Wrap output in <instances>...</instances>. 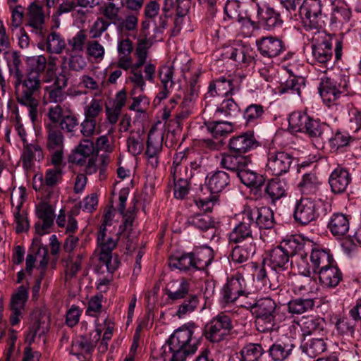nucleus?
Instances as JSON below:
<instances>
[{
    "label": "nucleus",
    "instance_id": "obj_1",
    "mask_svg": "<svg viewBox=\"0 0 361 361\" xmlns=\"http://www.w3.org/2000/svg\"><path fill=\"white\" fill-rule=\"evenodd\" d=\"M232 328L230 317L223 313L212 318L203 329L194 322L188 323L169 337L162 347L161 357L170 361H185L188 355L197 351L202 336L212 343H219L230 334Z\"/></svg>",
    "mask_w": 361,
    "mask_h": 361
},
{
    "label": "nucleus",
    "instance_id": "obj_2",
    "mask_svg": "<svg viewBox=\"0 0 361 361\" xmlns=\"http://www.w3.org/2000/svg\"><path fill=\"white\" fill-rule=\"evenodd\" d=\"M114 214L111 210L105 212L103 217V222L99 227L97 233V250L99 252V262L102 266H105L107 272L114 273L119 267L120 260L117 254H113V250L116 247L118 240H126V249L131 251L135 249L134 240L130 234V239L132 241H128L126 236H121L119 231L116 234V238L107 235V226L111 225Z\"/></svg>",
    "mask_w": 361,
    "mask_h": 361
},
{
    "label": "nucleus",
    "instance_id": "obj_3",
    "mask_svg": "<svg viewBox=\"0 0 361 361\" xmlns=\"http://www.w3.org/2000/svg\"><path fill=\"white\" fill-rule=\"evenodd\" d=\"M14 85L17 102L27 107L29 116L33 123L37 120L39 101L37 98L41 89L40 77L34 73L21 74L20 78H15Z\"/></svg>",
    "mask_w": 361,
    "mask_h": 361
},
{
    "label": "nucleus",
    "instance_id": "obj_4",
    "mask_svg": "<svg viewBox=\"0 0 361 361\" xmlns=\"http://www.w3.org/2000/svg\"><path fill=\"white\" fill-rule=\"evenodd\" d=\"M252 312L255 316V325L260 332L278 331L279 321L277 318L279 307L270 298H260L249 303Z\"/></svg>",
    "mask_w": 361,
    "mask_h": 361
},
{
    "label": "nucleus",
    "instance_id": "obj_5",
    "mask_svg": "<svg viewBox=\"0 0 361 361\" xmlns=\"http://www.w3.org/2000/svg\"><path fill=\"white\" fill-rule=\"evenodd\" d=\"M300 16L305 26H308L310 29L322 27L326 18L324 12V1L304 0L300 6Z\"/></svg>",
    "mask_w": 361,
    "mask_h": 361
},
{
    "label": "nucleus",
    "instance_id": "obj_6",
    "mask_svg": "<svg viewBox=\"0 0 361 361\" xmlns=\"http://www.w3.org/2000/svg\"><path fill=\"white\" fill-rule=\"evenodd\" d=\"M347 82L341 77H327L321 78L319 92L324 102L331 106L346 91Z\"/></svg>",
    "mask_w": 361,
    "mask_h": 361
},
{
    "label": "nucleus",
    "instance_id": "obj_7",
    "mask_svg": "<svg viewBox=\"0 0 361 361\" xmlns=\"http://www.w3.org/2000/svg\"><path fill=\"white\" fill-rule=\"evenodd\" d=\"M318 207V202L311 198L298 200L293 213L295 221L302 226L316 221L319 216Z\"/></svg>",
    "mask_w": 361,
    "mask_h": 361
},
{
    "label": "nucleus",
    "instance_id": "obj_8",
    "mask_svg": "<svg viewBox=\"0 0 361 361\" xmlns=\"http://www.w3.org/2000/svg\"><path fill=\"white\" fill-rule=\"evenodd\" d=\"M294 159L292 154L276 149L267 154V170L273 176H280L289 171Z\"/></svg>",
    "mask_w": 361,
    "mask_h": 361
},
{
    "label": "nucleus",
    "instance_id": "obj_9",
    "mask_svg": "<svg viewBox=\"0 0 361 361\" xmlns=\"http://www.w3.org/2000/svg\"><path fill=\"white\" fill-rule=\"evenodd\" d=\"M243 210L247 216V219L251 221L253 228L268 230L274 226V214L269 207L247 206Z\"/></svg>",
    "mask_w": 361,
    "mask_h": 361
},
{
    "label": "nucleus",
    "instance_id": "obj_10",
    "mask_svg": "<svg viewBox=\"0 0 361 361\" xmlns=\"http://www.w3.org/2000/svg\"><path fill=\"white\" fill-rule=\"evenodd\" d=\"M48 116L51 121L59 123L61 129L67 133H73L78 126L75 114L68 108L64 109L60 104L50 107Z\"/></svg>",
    "mask_w": 361,
    "mask_h": 361
},
{
    "label": "nucleus",
    "instance_id": "obj_11",
    "mask_svg": "<svg viewBox=\"0 0 361 361\" xmlns=\"http://www.w3.org/2000/svg\"><path fill=\"white\" fill-rule=\"evenodd\" d=\"M128 190H122L119 193V204L118 210L123 215V221L119 226V234L121 236H126L128 241H132L130 239V234L133 230V223L135 217V208L130 207L127 212L126 211V202L128 199Z\"/></svg>",
    "mask_w": 361,
    "mask_h": 361
},
{
    "label": "nucleus",
    "instance_id": "obj_12",
    "mask_svg": "<svg viewBox=\"0 0 361 361\" xmlns=\"http://www.w3.org/2000/svg\"><path fill=\"white\" fill-rule=\"evenodd\" d=\"M244 284L245 280L242 276L239 275L229 278L221 292V302L224 304L233 303L243 295L247 298L249 293H246Z\"/></svg>",
    "mask_w": 361,
    "mask_h": 361
},
{
    "label": "nucleus",
    "instance_id": "obj_13",
    "mask_svg": "<svg viewBox=\"0 0 361 361\" xmlns=\"http://www.w3.org/2000/svg\"><path fill=\"white\" fill-rule=\"evenodd\" d=\"M228 145L232 152L244 155L257 148L259 146V142L255 138L254 132L248 130L232 137Z\"/></svg>",
    "mask_w": 361,
    "mask_h": 361
},
{
    "label": "nucleus",
    "instance_id": "obj_14",
    "mask_svg": "<svg viewBox=\"0 0 361 361\" xmlns=\"http://www.w3.org/2000/svg\"><path fill=\"white\" fill-rule=\"evenodd\" d=\"M241 221L233 228L229 233V243L239 244L247 242H255L252 236V224L245 211L241 212Z\"/></svg>",
    "mask_w": 361,
    "mask_h": 361
},
{
    "label": "nucleus",
    "instance_id": "obj_15",
    "mask_svg": "<svg viewBox=\"0 0 361 361\" xmlns=\"http://www.w3.org/2000/svg\"><path fill=\"white\" fill-rule=\"evenodd\" d=\"M174 68L171 66H162L159 69V78L161 82L159 92L154 99V103L159 104L171 92L175 82L173 80Z\"/></svg>",
    "mask_w": 361,
    "mask_h": 361
},
{
    "label": "nucleus",
    "instance_id": "obj_16",
    "mask_svg": "<svg viewBox=\"0 0 361 361\" xmlns=\"http://www.w3.org/2000/svg\"><path fill=\"white\" fill-rule=\"evenodd\" d=\"M256 44L264 57L274 58L285 51L283 42L276 37H262L256 41Z\"/></svg>",
    "mask_w": 361,
    "mask_h": 361
},
{
    "label": "nucleus",
    "instance_id": "obj_17",
    "mask_svg": "<svg viewBox=\"0 0 361 361\" xmlns=\"http://www.w3.org/2000/svg\"><path fill=\"white\" fill-rule=\"evenodd\" d=\"M267 265L271 270L279 273L288 269L291 265L288 254L279 245L271 249L266 258Z\"/></svg>",
    "mask_w": 361,
    "mask_h": 361
},
{
    "label": "nucleus",
    "instance_id": "obj_18",
    "mask_svg": "<svg viewBox=\"0 0 361 361\" xmlns=\"http://www.w3.org/2000/svg\"><path fill=\"white\" fill-rule=\"evenodd\" d=\"M27 299L28 291L27 288L24 286H19L16 292L12 295L10 302V308L11 310L10 323L12 326H16L19 323L21 311L24 309Z\"/></svg>",
    "mask_w": 361,
    "mask_h": 361
},
{
    "label": "nucleus",
    "instance_id": "obj_19",
    "mask_svg": "<svg viewBox=\"0 0 361 361\" xmlns=\"http://www.w3.org/2000/svg\"><path fill=\"white\" fill-rule=\"evenodd\" d=\"M44 18L42 6L37 4L36 2H32L29 5L27 14V25L32 28V32L42 38H45L43 31Z\"/></svg>",
    "mask_w": 361,
    "mask_h": 361
},
{
    "label": "nucleus",
    "instance_id": "obj_20",
    "mask_svg": "<svg viewBox=\"0 0 361 361\" xmlns=\"http://www.w3.org/2000/svg\"><path fill=\"white\" fill-rule=\"evenodd\" d=\"M252 162L250 155L239 154H223L220 160V166L231 172L238 174L243 169Z\"/></svg>",
    "mask_w": 361,
    "mask_h": 361
},
{
    "label": "nucleus",
    "instance_id": "obj_21",
    "mask_svg": "<svg viewBox=\"0 0 361 361\" xmlns=\"http://www.w3.org/2000/svg\"><path fill=\"white\" fill-rule=\"evenodd\" d=\"M310 259L311 264L309 268L312 267L315 274H317L319 269H325L331 264H334L330 250L319 247L312 248Z\"/></svg>",
    "mask_w": 361,
    "mask_h": 361
},
{
    "label": "nucleus",
    "instance_id": "obj_22",
    "mask_svg": "<svg viewBox=\"0 0 361 361\" xmlns=\"http://www.w3.org/2000/svg\"><path fill=\"white\" fill-rule=\"evenodd\" d=\"M333 40L331 36H328L312 44V54L315 61L320 63H326L331 59L333 56Z\"/></svg>",
    "mask_w": 361,
    "mask_h": 361
},
{
    "label": "nucleus",
    "instance_id": "obj_23",
    "mask_svg": "<svg viewBox=\"0 0 361 361\" xmlns=\"http://www.w3.org/2000/svg\"><path fill=\"white\" fill-rule=\"evenodd\" d=\"M254 51L248 46L237 44L235 47H228L223 54L226 58H228L237 62L249 66L254 61Z\"/></svg>",
    "mask_w": 361,
    "mask_h": 361
},
{
    "label": "nucleus",
    "instance_id": "obj_24",
    "mask_svg": "<svg viewBox=\"0 0 361 361\" xmlns=\"http://www.w3.org/2000/svg\"><path fill=\"white\" fill-rule=\"evenodd\" d=\"M281 246L288 254L289 257L298 255L302 259H306L307 253L305 252V247L310 245V242H305L300 236L293 235L288 239L283 240Z\"/></svg>",
    "mask_w": 361,
    "mask_h": 361
},
{
    "label": "nucleus",
    "instance_id": "obj_25",
    "mask_svg": "<svg viewBox=\"0 0 361 361\" xmlns=\"http://www.w3.org/2000/svg\"><path fill=\"white\" fill-rule=\"evenodd\" d=\"M351 181V176L348 170L337 167L331 173L329 183L331 191L335 194H341L346 190Z\"/></svg>",
    "mask_w": 361,
    "mask_h": 361
},
{
    "label": "nucleus",
    "instance_id": "obj_26",
    "mask_svg": "<svg viewBox=\"0 0 361 361\" xmlns=\"http://www.w3.org/2000/svg\"><path fill=\"white\" fill-rule=\"evenodd\" d=\"M207 185L212 195L224 191L230 185L229 174L223 171H216L207 176Z\"/></svg>",
    "mask_w": 361,
    "mask_h": 361
},
{
    "label": "nucleus",
    "instance_id": "obj_27",
    "mask_svg": "<svg viewBox=\"0 0 361 361\" xmlns=\"http://www.w3.org/2000/svg\"><path fill=\"white\" fill-rule=\"evenodd\" d=\"M287 184L278 178H272L268 181L264 188V197L271 204H275L276 201L287 195Z\"/></svg>",
    "mask_w": 361,
    "mask_h": 361
},
{
    "label": "nucleus",
    "instance_id": "obj_28",
    "mask_svg": "<svg viewBox=\"0 0 361 361\" xmlns=\"http://www.w3.org/2000/svg\"><path fill=\"white\" fill-rule=\"evenodd\" d=\"M350 216L341 212L334 213L329 218L327 227L336 237L345 235L350 228Z\"/></svg>",
    "mask_w": 361,
    "mask_h": 361
},
{
    "label": "nucleus",
    "instance_id": "obj_29",
    "mask_svg": "<svg viewBox=\"0 0 361 361\" xmlns=\"http://www.w3.org/2000/svg\"><path fill=\"white\" fill-rule=\"evenodd\" d=\"M168 300L172 302L180 301L190 293V283L184 278L174 281L166 288Z\"/></svg>",
    "mask_w": 361,
    "mask_h": 361
},
{
    "label": "nucleus",
    "instance_id": "obj_30",
    "mask_svg": "<svg viewBox=\"0 0 361 361\" xmlns=\"http://www.w3.org/2000/svg\"><path fill=\"white\" fill-rule=\"evenodd\" d=\"M319 279L322 285L326 288H335L343 279V274L338 267L331 264L325 269H319Z\"/></svg>",
    "mask_w": 361,
    "mask_h": 361
},
{
    "label": "nucleus",
    "instance_id": "obj_31",
    "mask_svg": "<svg viewBox=\"0 0 361 361\" xmlns=\"http://www.w3.org/2000/svg\"><path fill=\"white\" fill-rule=\"evenodd\" d=\"M94 151V142L90 139H84L75 147L73 155L70 157V161L78 166H82L86 163V159L92 156Z\"/></svg>",
    "mask_w": 361,
    "mask_h": 361
},
{
    "label": "nucleus",
    "instance_id": "obj_32",
    "mask_svg": "<svg viewBox=\"0 0 361 361\" xmlns=\"http://www.w3.org/2000/svg\"><path fill=\"white\" fill-rule=\"evenodd\" d=\"M255 252V242L243 243L232 248L230 257L233 262L241 264L251 258Z\"/></svg>",
    "mask_w": 361,
    "mask_h": 361
},
{
    "label": "nucleus",
    "instance_id": "obj_33",
    "mask_svg": "<svg viewBox=\"0 0 361 361\" xmlns=\"http://www.w3.org/2000/svg\"><path fill=\"white\" fill-rule=\"evenodd\" d=\"M233 91V80L224 77L210 82L205 98L214 97L216 95L227 96Z\"/></svg>",
    "mask_w": 361,
    "mask_h": 361
},
{
    "label": "nucleus",
    "instance_id": "obj_34",
    "mask_svg": "<svg viewBox=\"0 0 361 361\" xmlns=\"http://www.w3.org/2000/svg\"><path fill=\"white\" fill-rule=\"evenodd\" d=\"M305 87V79L300 76L290 75L278 88L279 94H297L300 97L301 90Z\"/></svg>",
    "mask_w": 361,
    "mask_h": 361
},
{
    "label": "nucleus",
    "instance_id": "obj_35",
    "mask_svg": "<svg viewBox=\"0 0 361 361\" xmlns=\"http://www.w3.org/2000/svg\"><path fill=\"white\" fill-rule=\"evenodd\" d=\"M64 171L62 168H51L45 171L44 176H40V189L53 188L62 182Z\"/></svg>",
    "mask_w": 361,
    "mask_h": 361
},
{
    "label": "nucleus",
    "instance_id": "obj_36",
    "mask_svg": "<svg viewBox=\"0 0 361 361\" xmlns=\"http://www.w3.org/2000/svg\"><path fill=\"white\" fill-rule=\"evenodd\" d=\"M295 345L290 343H275L272 344L268 353L271 359L274 361H285L292 355Z\"/></svg>",
    "mask_w": 361,
    "mask_h": 361
},
{
    "label": "nucleus",
    "instance_id": "obj_37",
    "mask_svg": "<svg viewBox=\"0 0 361 361\" xmlns=\"http://www.w3.org/2000/svg\"><path fill=\"white\" fill-rule=\"evenodd\" d=\"M324 319L319 317H302L300 324L302 336H310L319 333L324 330Z\"/></svg>",
    "mask_w": 361,
    "mask_h": 361
},
{
    "label": "nucleus",
    "instance_id": "obj_38",
    "mask_svg": "<svg viewBox=\"0 0 361 361\" xmlns=\"http://www.w3.org/2000/svg\"><path fill=\"white\" fill-rule=\"evenodd\" d=\"M200 297L197 294L191 293L181 300L178 307L176 315L181 319L194 312L200 305Z\"/></svg>",
    "mask_w": 361,
    "mask_h": 361
},
{
    "label": "nucleus",
    "instance_id": "obj_39",
    "mask_svg": "<svg viewBox=\"0 0 361 361\" xmlns=\"http://www.w3.org/2000/svg\"><path fill=\"white\" fill-rule=\"evenodd\" d=\"M329 130V127L328 125L320 123L310 117L304 133L307 134L311 138L324 141L325 138H327Z\"/></svg>",
    "mask_w": 361,
    "mask_h": 361
},
{
    "label": "nucleus",
    "instance_id": "obj_40",
    "mask_svg": "<svg viewBox=\"0 0 361 361\" xmlns=\"http://www.w3.org/2000/svg\"><path fill=\"white\" fill-rule=\"evenodd\" d=\"M169 266L182 271L195 270L192 252L172 255L169 257Z\"/></svg>",
    "mask_w": 361,
    "mask_h": 361
},
{
    "label": "nucleus",
    "instance_id": "obj_41",
    "mask_svg": "<svg viewBox=\"0 0 361 361\" xmlns=\"http://www.w3.org/2000/svg\"><path fill=\"white\" fill-rule=\"evenodd\" d=\"M300 348L307 356L314 358L326 350V345L322 338H311L307 341L304 339Z\"/></svg>",
    "mask_w": 361,
    "mask_h": 361
},
{
    "label": "nucleus",
    "instance_id": "obj_42",
    "mask_svg": "<svg viewBox=\"0 0 361 361\" xmlns=\"http://www.w3.org/2000/svg\"><path fill=\"white\" fill-rule=\"evenodd\" d=\"M265 111L259 104H251L243 111V116L247 126L256 125L264 118Z\"/></svg>",
    "mask_w": 361,
    "mask_h": 361
},
{
    "label": "nucleus",
    "instance_id": "obj_43",
    "mask_svg": "<svg viewBox=\"0 0 361 361\" xmlns=\"http://www.w3.org/2000/svg\"><path fill=\"white\" fill-rule=\"evenodd\" d=\"M357 323V322L350 316H341L336 318L335 325L338 334L353 338Z\"/></svg>",
    "mask_w": 361,
    "mask_h": 361
},
{
    "label": "nucleus",
    "instance_id": "obj_44",
    "mask_svg": "<svg viewBox=\"0 0 361 361\" xmlns=\"http://www.w3.org/2000/svg\"><path fill=\"white\" fill-rule=\"evenodd\" d=\"M240 2L238 0H229L224 7V12L229 18L235 19L243 25L251 24L255 27V22L249 16H243L240 13Z\"/></svg>",
    "mask_w": 361,
    "mask_h": 361
},
{
    "label": "nucleus",
    "instance_id": "obj_45",
    "mask_svg": "<svg viewBox=\"0 0 361 361\" xmlns=\"http://www.w3.org/2000/svg\"><path fill=\"white\" fill-rule=\"evenodd\" d=\"M44 158L41 147L37 144H27L22 155L24 167L30 166L34 160L40 161Z\"/></svg>",
    "mask_w": 361,
    "mask_h": 361
},
{
    "label": "nucleus",
    "instance_id": "obj_46",
    "mask_svg": "<svg viewBox=\"0 0 361 361\" xmlns=\"http://www.w3.org/2000/svg\"><path fill=\"white\" fill-rule=\"evenodd\" d=\"M237 176L241 183L249 188H259L265 181L263 176L250 170L242 169Z\"/></svg>",
    "mask_w": 361,
    "mask_h": 361
},
{
    "label": "nucleus",
    "instance_id": "obj_47",
    "mask_svg": "<svg viewBox=\"0 0 361 361\" xmlns=\"http://www.w3.org/2000/svg\"><path fill=\"white\" fill-rule=\"evenodd\" d=\"M36 249L35 255L41 257L38 269L41 270V278H44L45 271L49 262L48 248L47 246L43 245L41 243V239L38 237L33 238L32 243V251L34 252Z\"/></svg>",
    "mask_w": 361,
    "mask_h": 361
},
{
    "label": "nucleus",
    "instance_id": "obj_48",
    "mask_svg": "<svg viewBox=\"0 0 361 361\" xmlns=\"http://www.w3.org/2000/svg\"><path fill=\"white\" fill-rule=\"evenodd\" d=\"M258 6L257 14L261 16V19L264 23L266 28L268 30L274 29L276 27H280L283 24L281 15L276 12L274 8L267 7L265 12H261V8Z\"/></svg>",
    "mask_w": 361,
    "mask_h": 361
},
{
    "label": "nucleus",
    "instance_id": "obj_49",
    "mask_svg": "<svg viewBox=\"0 0 361 361\" xmlns=\"http://www.w3.org/2000/svg\"><path fill=\"white\" fill-rule=\"evenodd\" d=\"M46 44L47 51L51 54H60L66 51V42L56 32H52L47 37Z\"/></svg>",
    "mask_w": 361,
    "mask_h": 361
},
{
    "label": "nucleus",
    "instance_id": "obj_50",
    "mask_svg": "<svg viewBox=\"0 0 361 361\" xmlns=\"http://www.w3.org/2000/svg\"><path fill=\"white\" fill-rule=\"evenodd\" d=\"M87 40V35L85 30L78 31L73 37L68 39L66 42V53L80 54L83 51L85 42Z\"/></svg>",
    "mask_w": 361,
    "mask_h": 361
},
{
    "label": "nucleus",
    "instance_id": "obj_51",
    "mask_svg": "<svg viewBox=\"0 0 361 361\" xmlns=\"http://www.w3.org/2000/svg\"><path fill=\"white\" fill-rule=\"evenodd\" d=\"M314 300L312 298H296L288 302V312L291 314H301L313 310Z\"/></svg>",
    "mask_w": 361,
    "mask_h": 361
},
{
    "label": "nucleus",
    "instance_id": "obj_52",
    "mask_svg": "<svg viewBox=\"0 0 361 361\" xmlns=\"http://www.w3.org/2000/svg\"><path fill=\"white\" fill-rule=\"evenodd\" d=\"M182 173L173 172L174 180L173 195L176 199L183 200L189 193V184L187 182L188 176H182Z\"/></svg>",
    "mask_w": 361,
    "mask_h": 361
},
{
    "label": "nucleus",
    "instance_id": "obj_53",
    "mask_svg": "<svg viewBox=\"0 0 361 361\" xmlns=\"http://www.w3.org/2000/svg\"><path fill=\"white\" fill-rule=\"evenodd\" d=\"M310 117L301 111L293 112L288 118L289 128L293 132L304 133Z\"/></svg>",
    "mask_w": 361,
    "mask_h": 361
},
{
    "label": "nucleus",
    "instance_id": "obj_54",
    "mask_svg": "<svg viewBox=\"0 0 361 361\" xmlns=\"http://www.w3.org/2000/svg\"><path fill=\"white\" fill-rule=\"evenodd\" d=\"M264 353L261 344L250 343L240 350V361H258Z\"/></svg>",
    "mask_w": 361,
    "mask_h": 361
},
{
    "label": "nucleus",
    "instance_id": "obj_55",
    "mask_svg": "<svg viewBox=\"0 0 361 361\" xmlns=\"http://www.w3.org/2000/svg\"><path fill=\"white\" fill-rule=\"evenodd\" d=\"M320 182L314 173H306L302 176L298 186L303 194H314L319 189Z\"/></svg>",
    "mask_w": 361,
    "mask_h": 361
},
{
    "label": "nucleus",
    "instance_id": "obj_56",
    "mask_svg": "<svg viewBox=\"0 0 361 361\" xmlns=\"http://www.w3.org/2000/svg\"><path fill=\"white\" fill-rule=\"evenodd\" d=\"M142 133L140 130L137 132L131 131L130 136L127 139L128 152L133 156L140 154L144 149Z\"/></svg>",
    "mask_w": 361,
    "mask_h": 361
},
{
    "label": "nucleus",
    "instance_id": "obj_57",
    "mask_svg": "<svg viewBox=\"0 0 361 361\" xmlns=\"http://www.w3.org/2000/svg\"><path fill=\"white\" fill-rule=\"evenodd\" d=\"M64 137L59 129L49 127L47 130V148L49 151L63 149Z\"/></svg>",
    "mask_w": 361,
    "mask_h": 361
},
{
    "label": "nucleus",
    "instance_id": "obj_58",
    "mask_svg": "<svg viewBox=\"0 0 361 361\" xmlns=\"http://www.w3.org/2000/svg\"><path fill=\"white\" fill-rule=\"evenodd\" d=\"M187 223L200 231H207L214 227V221L205 214H195L188 218Z\"/></svg>",
    "mask_w": 361,
    "mask_h": 361
},
{
    "label": "nucleus",
    "instance_id": "obj_59",
    "mask_svg": "<svg viewBox=\"0 0 361 361\" xmlns=\"http://www.w3.org/2000/svg\"><path fill=\"white\" fill-rule=\"evenodd\" d=\"M205 126L215 138L228 134L231 130L232 124L228 121H209Z\"/></svg>",
    "mask_w": 361,
    "mask_h": 361
},
{
    "label": "nucleus",
    "instance_id": "obj_60",
    "mask_svg": "<svg viewBox=\"0 0 361 361\" xmlns=\"http://www.w3.org/2000/svg\"><path fill=\"white\" fill-rule=\"evenodd\" d=\"M25 62L27 67V73H34L39 77L47 66V59L43 55L27 57Z\"/></svg>",
    "mask_w": 361,
    "mask_h": 361
},
{
    "label": "nucleus",
    "instance_id": "obj_61",
    "mask_svg": "<svg viewBox=\"0 0 361 361\" xmlns=\"http://www.w3.org/2000/svg\"><path fill=\"white\" fill-rule=\"evenodd\" d=\"M164 135H155L152 130L148 134L145 154L159 155L162 149Z\"/></svg>",
    "mask_w": 361,
    "mask_h": 361
},
{
    "label": "nucleus",
    "instance_id": "obj_62",
    "mask_svg": "<svg viewBox=\"0 0 361 361\" xmlns=\"http://www.w3.org/2000/svg\"><path fill=\"white\" fill-rule=\"evenodd\" d=\"M194 267L195 270H203L212 262L211 251L209 249H202L192 252Z\"/></svg>",
    "mask_w": 361,
    "mask_h": 361
},
{
    "label": "nucleus",
    "instance_id": "obj_63",
    "mask_svg": "<svg viewBox=\"0 0 361 361\" xmlns=\"http://www.w3.org/2000/svg\"><path fill=\"white\" fill-rule=\"evenodd\" d=\"M240 107L233 99L223 100L220 106L216 109V113L224 114L225 116L235 117L240 113Z\"/></svg>",
    "mask_w": 361,
    "mask_h": 361
},
{
    "label": "nucleus",
    "instance_id": "obj_64",
    "mask_svg": "<svg viewBox=\"0 0 361 361\" xmlns=\"http://www.w3.org/2000/svg\"><path fill=\"white\" fill-rule=\"evenodd\" d=\"M325 140H329L331 148L335 150L348 146L351 141L354 140L348 133L339 130H338L332 137L329 138L327 137Z\"/></svg>",
    "mask_w": 361,
    "mask_h": 361
}]
</instances>
